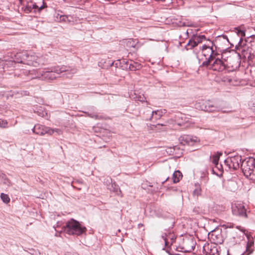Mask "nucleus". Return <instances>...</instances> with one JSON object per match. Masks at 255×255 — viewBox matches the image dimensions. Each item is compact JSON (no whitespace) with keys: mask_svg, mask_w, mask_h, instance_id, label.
<instances>
[{"mask_svg":"<svg viewBox=\"0 0 255 255\" xmlns=\"http://www.w3.org/2000/svg\"><path fill=\"white\" fill-rule=\"evenodd\" d=\"M233 214L242 217H247V210L243 203H235L232 205Z\"/></svg>","mask_w":255,"mask_h":255,"instance_id":"7","label":"nucleus"},{"mask_svg":"<svg viewBox=\"0 0 255 255\" xmlns=\"http://www.w3.org/2000/svg\"><path fill=\"white\" fill-rule=\"evenodd\" d=\"M213 63L211 65L210 69L219 72L224 71L226 67L225 63L219 57H216L213 60Z\"/></svg>","mask_w":255,"mask_h":255,"instance_id":"13","label":"nucleus"},{"mask_svg":"<svg viewBox=\"0 0 255 255\" xmlns=\"http://www.w3.org/2000/svg\"><path fill=\"white\" fill-rule=\"evenodd\" d=\"M86 229L82 227L79 222L71 219L66 222L64 226L65 232L69 235H81L86 232Z\"/></svg>","mask_w":255,"mask_h":255,"instance_id":"2","label":"nucleus"},{"mask_svg":"<svg viewBox=\"0 0 255 255\" xmlns=\"http://www.w3.org/2000/svg\"><path fill=\"white\" fill-rule=\"evenodd\" d=\"M157 126H164L163 124H157L156 126H155V127H157Z\"/></svg>","mask_w":255,"mask_h":255,"instance_id":"37","label":"nucleus"},{"mask_svg":"<svg viewBox=\"0 0 255 255\" xmlns=\"http://www.w3.org/2000/svg\"><path fill=\"white\" fill-rule=\"evenodd\" d=\"M202 54L206 59H214L219 54L216 52L212 47L204 45L202 46Z\"/></svg>","mask_w":255,"mask_h":255,"instance_id":"11","label":"nucleus"},{"mask_svg":"<svg viewBox=\"0 0 255 255\" xmlns=\"http://www.w3.org/2000/svg\"><path fill=\"white\" fill-rule=\"evenodd\" d=\"M196 246V242L192 238L184 239L183 244L177 247L176 250L179 252L190 253L194 250Z\"/></svg>","mask_w":255,"mask_h":255,"instance_id":"6","label":"nucleus"},{"mask_svg":"<svg viewBox=\"0 0 255 255\" xmlns=\"http://www.w3.org/2000/svg\"><path fill=\"white\" fill-rule=\"evenodd\" d=\"M68 71L69 70L67 67L63 65L52 67L50 71L38 69L25 70L23 72V75L27 76V78L24 79V81L35 79L51 81L57 78L58 75Z\"/></svg>","mask_w":255,"mask_h":255,"instance_id":"1","label":"nucleus"},{"mask_svg":"<svg viewBox=\"0 0 255 255\" xmlns=\"http://www.w3.org/2000/svg\"><path fill=\"white\" fill-rule=\"evenodd\" d=\"M25 64L36 67L42 63L41 58L38 57L31 52L27 51Z\"/></svg>","mask_w":255,"mask_h":255,"instance_id":"8","label":"nucleus"},{"mask_svg":"<svg viewBox=\"0 0 255 255\" xmlns=\"http://www.w3.org/2000/svg\"><path fill=\"white\" fill-rule=\"evenodd\" d=\"M169 238H170V240H171V244H172L174 240L175 239V238H174V236L173 235L169 233L168 239Z\"/></svg>","mask_w":255,"mask_h":255,"instance_id":"34","label":"nucleus"},{"mask_svg":"<svg viewBox=\"0 0 255 255\" xmlns=\"http://www.w3.org/2000/svg\"><path fill=\"white\" fill-rule=\"evenodd\" d=\"M196 109L204 111L207 112H213L217 110V107L212 104L210 101L199 100L195 104Z\"/></svg>","mask_w":255,"mask_h":255,"instance_id":"4","label":"nucleus"},{"mask_svg":"<svg viewBox=\"0 0 255 255\" xmlns=\"http://www.w3.org/2000/svg\"><path fill=\"white\" fill-rule=\"evenodd\" d=\"M179 25L180 26H185L186 24H185V22H180V23L179 24Z\"/></svg>","mask_w":255,"mask_h":255,"instance_id":"35","label":"nucleus"},{"mask_svg":"<svg viewBox=\"0 0 255 255\" xmlns=\"http://www.w3.org/2000/svg\"><path fill=\"white\" fill-rule=\"evenodd\" d=\"M222 153H219V155H213L212 156V162L216 166L218 165V161L219 160V156L221 155Z\"/></svg>","mask_w":255,"mask_h":255,"instance_id":"26","label":"nucleus"},{"mask_svg":"<svg viewBox=\"0 0 255 255\" xmlns=\"http://www.w3.org/2000/svg\"><path fill=\"white\" fill-rule=\"evenodd\" d=\"M169 234H167L166 233H163L161 235V238L163 239V240L164 241V243L165 246H167L168 242V237H169Z\"/></svg>","mask_w":255,"mask_h":255,"instance_id":"30","label":"nucleus"},{"mask_svg":"<svg viewBox=\"0 0 255 255\" xmlns=\"http://www.w3.org/2000/svg\"><path fill=\"white\" fill-rule=\"evenodd\" d=\"M169 179V177H167L164 181H163L162 182V184H163L167 180H168Z\"/></svg>","mask_w":255,"mask_h":255,"instance_id":"36","label":"nucleus"},{"mask_svg":"<svg viewBox=\"0 0 255 255\" xmlns=\"http://www.w3.org/2000/svg\"><path fill=\"white\" fill-rule=\"evenodd\" d=\"M11 59L10 61L14 63H23L25 64L26 57L27 56V51H21L16 54H11Z\"/></svg>","mask_w":255,"mask_h":255,"instance_id":"12","label":"nucleus"},{"mask_svg":"<svg viewBox=\"0 0 255 255\" xmlns=\"http://www.w3.org/2000/svg\"><path fill=\"white\" fill-rule=\"evenodd\" d=\"M134 96L133 97V98L135 99V101H138L141 102H143L145 101V98L143 94L142 95H137L136 92H134Z\"/></svg>","mask_w":255,"mask_h":255,"instance_id":"22","label":"nucleus"},{"mask_svg":"<svg viewBox=\"0 0 255 255\" xmlns=\"http://www.w3.org/2000/svg\"><path fill=\"white\" fill-rule=\"evenodd\" d=\"M182 177V173L179 170L175 171L172 176L173 182L174 183H176L179 182L180 179Z\"/></svg>","mask_w":255,"mask_h":255,"instance_id":"17","label":"nucleus"},{"mask_svg":"<svg viewBox=\"0 0 255 255\" xmlns=\"http://www.w3.org/2000/svg\"><path fill=\"white\" fill-rule=\"evenodd\" d=\"M43 8V5L39 6L35 3L28 2L27 4L24 7V11L25 13H27L32 11L35 12L38 11V12H40Z\"/></svg>","mask_w":255,"mask_h":255,"instance_id":"14","label":"nucleus"},{"mask_svg":"<svg viewBox=\"0 0 255 255\" xmlns=\"http://www.w3.org/2000/svg\"><path fill=\"white\" fill-rule=\"evenodd\" d=\"M164 113L162 110H157L152 112L151 116L149 119L150 120L155 119L157 120L160 119L163 116Z\"/></svg>","mask_w":255,"mask_h":255,"instance_id":"16","label":"nucleus"},{"mask_svg":"<svg viewBox=\"0 0 255 255\" xmlns=\"http://www.w3.org/2000/svg\"><path fill=\"white\" fill-rule=\"evenodd\" d=\"M206 60L204 61L203 63H202V66H208L209 65L211 66V63L212 62V61H213L214 59H209V58H207V59H206Z\"/></svg>","mask_w":255,"mask_h":255,"instance_id":"31","label":"nucleus"},{"mask_svg":"<svg viewBox=\"0 0 255 255\" xmlns=\"http://www.w3.org/2000/svg\"><path fill=\"white\" fill-rule=\"evenodd\" d=\"M197 45L198 44L195 40V39L193 37V38L189 41L185 47L188 50L196 47Z\"/></svg>","mask_w":255,"mask_h":255,"instance_id":"19","label":"nucleus"},{"mask_svg":"<svg viewBox=\"0 0 255 255\" xmlns=\"http://www.w3.org/2000/svg\"><path fill=\"white\" fill-rule=\"evenodd\" d=\"M244 175L251 179L255 178V160L249 159L244 164L242 165Z\"/></svg>","mask_w":255,"mask_h":255,"instance_id":"3","label":"nucleus"},{"mask_svg":"<svg viewBox=\"0 0 255 255\" xmlns=\"http://www.w3.org/2000/svg\"><path fill=\"white\" fill-rule=\"evenodd\" d=\"M52 130H53V133L54 132H56L58 134H61L62 133V130L60 129H58V128H52Z\"/></svg>","mask_w":255,"mask_h":255,"instance_id":"33","label":"nucleus"},{"mask_svg":"<svg viewBox=\"0 0 255 255\" xmlns=\"http://www.w3.org/2000/svg\"><path fill=\"white\" fill-rule=\"evenodd\" d=\"M69 255H71L69 254Z\"/></svg>","mask_w":255,"mask_h":255,"instance_id":"39","label":"nucleus"},{"mask_svg":"<svg viewBox=\"0 0 255 255\" xmlns=\"http://www.w3.org/2000/svg\"><path fill=\"white\" fill-rule=\"evenodd\" d=\"M137 41L133 39H128L126 40V46L128 48H134L136 45Z\"/></svg>","mask_w":255,"mask_h":255,"instance_id":"20","label":"nucleus"},{"mask_svg":"<svg viewBox=\"0 0 255 255\" xmlns=\"http://www.w3.org/2000/svg\"><path fill=\"white\" fill-rule=\"evenodd\" d=\"M53 131V130L51 128L39 124L35 125L32 128L33 133L40 135H43L45 134L52 135Z\"/></svg>","mask_w":255,"mask_h":255,"instance_id":"10","label":"nucleus"},{"mask_svg":"<svg viewBox=\"0 0 255 255\" xmlns=\"http://www.w3.org/2000/svg\"><path fill=\"white\" fill-rule=\"evenodd\" d=\"M110 190L116 193L117 195H120L121 193V191L119 186L115 183H113L111 185V188H110Z\"/></svg>","mask_w":255,"mask_h":255,"instance_id":"21","label":"nucleus"},{"mask_svg":"<svg viewBox=\"0 0 255 255\" xmlns=\"http://www.w3.org/2000/svg\"><path fill=\"white\" fill-rule=\"evenodd\" d=\"M0 198H1V199L2 200V201L4 203L7 204V203H9L10 201V198H9L8 195L7 194H4L3 193H2L1 194Z\"/></svg>","mask_w":255,"mask_h":255,"instance_id":"27","label":"nucleus"},{"mask_svg":"<svg viewBox=\"0 0 255 255\" xmlns=\"http://www.w3.org/2000/svg\"><path fill=\"white\" fill-rule=\"evenodd\" d=\"M179 141L180 143L183 145L193 146L199 142V139L197 137L192 135H183L180 136Z\"/></svg>","mask_w":255,"mask_h":255,"instance_id":"9","label":"nucleus"},{"mask_svg":"<svg viewBox=\"0 0 255 255\" xmlns=\"http://www.w3.org/2000/svg\"><path fill=\"white\" fill-rule=\"evenodd\" d=\"M7 122L6 120L0 119V128H5L7 127Z\"/></svg>","mask_w":255,"mask_h":255,"instance_id":"32","label":"nucleus"},{"mask_svg":"<svg viewBox=\"0 0 255 255\" xmlns=\"http://www.w3.org/2000/svg\"><path fill=\"white\" fill-rule=\"evenodd\" d=\"M37 114L42 117L47 118L48 117L47 113L46 111L43 110L42 107H40L37 111Z\"/></svg>","mask_w":255,"mask_h":255,"instance_id":"25","label":"nucleus"},{"mask_svg":"<svg viewBox=\"0 0 255 255\" xmlns=\"http://www.w3.org/2000/svg\"><path fill=\"white\" fill-rule=\"evenodd\" d=\"M241 33L242 36L245 35V32L244 31H241Z\"/></svg>","mask_w":255,"mask_h":255,"instance_id":"38","label":"nucleus"},{"mask_svg":"<svg viewBox=\"0 0 255 255\" xmlns=\"http://www.w3.org/2000/svg\"><path fill=\"white\" fill-rule=\"evenodd\" d=\"M126 68L128 69L131 71H136L141 68L140 64L133 61L126 62Z\"/></svg>","mask_w":255,"mask_h":255,"instance_id":"15","label":"nucleus"},{"mask_svg":"<svg viewBox=\"0 0 255 255\" xmlns=\"http://www.w3.org/2000/svg\"><path fill=\"white\" fill-rule=\"evenodd\" d=\"M72 18L70 16H67L65 15H61L59 18L60 21H63V22H70L72 20L69 18Z\"/></svg>","mask_w":255,"mask_h":255,"instance_id":"23","label":"nucleus"},{"mask_svg":"<svg viewBox=\"0 0 255 255\" xmlns=\"http://www.w3.org/2000/svg\"><path fill=\"white\" fill-rule=\"evenodd\" d=\"M195 186H196V188L193 191V194L194 196L198 197V196L201 195V188L199 185L195 184Z\"/></svg>","mask_w":255,"mask_h":255,"instance_id":"24","label":"nucleus"},{"mask_svg":"<svg viewBox=\"0 0 255 255\" xmlns=\"http://www.w3.org/2000/svg\"><path fill=\"white\" fill-rule=\"evenodd\" d=\"M88 115L89 117H90L92 118H94L96 120H100V119H103V116H99L97 114H95V113H89Z\"/></svg>","mask_w":255,"mask_h":255,"instance_id":"29","label":"nucleus"},{"mask_svg":"<svg viewBox=\"0 0 255 255\" xmlns=\"http://www.w3.org/2000/svg\"><path fill=\"white\" fill-rule=\"evenodd\" d=\"M241 160V156L236 155L228 157L225 160L224 162L229 169H233V170H235L240 167Z\"/></svg>","mask_w":255,"mask_h":255,"instance_id":"5","label":"nucleus"},{"mask_svg":"<svg viewBox=\"0 0 255 255\" xmlns=\"http://www.w3.org/2000/svg\"><path fill=\"white\" fill-rule=\"evenodd\" d=\"M193 37L195 39V40L196 41V42H197L198 44L199 43L202 42L203 40L206 39L205 36L203 35H194Z\"/></svg>","mask_w":255,"mask_h":255,"instance_id":"28","label":"nucleus"},{"mask_svg":"<svg viewBox=\"0 0 255 255\" xmlns=\"http://www.w3.org/2000/svg\"><path fill=\"white\" fill-rule=\"evenodd\" d=\"M0 183L10 186L11 185L10 181L6 178V175L0 172Z\"/></svg>","mask_w":255,"mask_h":255,"instance_id":"18","label":"nucleus"}]
</instances>
